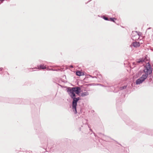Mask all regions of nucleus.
I'll use <instances>...</instances> for the list:
<instances>
[{
    "label": "nucleus",
    "instance_id": "6ab92c4d",
    "mask_svg": "<svg viewBox=\"0 0 153 153\" xmlns=\"http://www.w3.org/2000/svg\"><path fill=\"white\" fill-rule=\"evenodd\" d=\"M127 87V85H125L123 86L120 87V89L121 90L126 89Z\"/></svg>",
    "mask_w": 153,
    "mask_h": 153
},
{
    "label": "nucleus",
    "instance_id": "b1692460",
    "mask_svg": "<svg viewBox=\"0 0 153 153\" xmlns=\"http://www.w3.org/2000/svg\"><path fill=\"white\" fill-rule=\"evenodd\" d=\"M53 71H62V70H61V69H54V70H53Z\"/></svg>",
    "mask_w": 153,
    "mask_h": 153
},
{
    "label": "nucleus",
    "instance_id": "9b49d317",
    "mask_svg": "<svg viewBox=\"0 0 153 153\" xmlns=\"http://www.w3.org/2000/svg\"><path fill=\"white\" fill-rule=\"evenodd\" d=\"M139 31H133L132 32V33H131V38L133 40H136L137 39V38L135 39L134 37H135V35H133V33H136V34H137Z\"/></svg>",
    "mask_w": 153,
    "mask_h": 153
},
{
    "label": "nucleus",
    "instance_id": "9d476101",
    "mask_svg": "<svg viewBox=\"0 0 153 153\" xmlns=\"http://www.w3.org/2000/svg\"><path fill=\"white\" fill-rule=\"evenodd\" d=\"M132 45L135 48L139 47L140 45V43L139 42H135L132 43Z\"/></svg>",
    "mask_w": 153,
    "mask_h": 153
},
{
    "label": "nucleus",
    "instance_id": "473e14b6",
    "mask_svg": "<svg viewBox=\"0 0 153 153\" xmlns=\"http://www.w3.org/2000/svg\"><path fill=\"white\" fill-rule=\"evenodd\" d=\"M98 85H101V86H103L104 85H102V84H98Z\"/></svg>",
    "mask_w": 153,
    "mask_h": 153
},
{
    "label": "nucleus",
    "instance_id": "c85d7f7f",
    "mask_svg": "<svg viewBox=\"0 0 153 153\" xmlns=\"http://www.w3.org/2000/svg\"><path fill=\"white\" fill-rule=\"evenodd\" d=\"M3 68H0V71H1L2 70H3Z\"/></svg>",
    "mask_w": 153,
    "mask_h": 153
},
{
    "label": "nucleus",
    "instance_id": "4c0bfd02",
    "mask_svg": "<svg viewBox=\"0 0 153 153\" xmlns=\"http://www.w3.org/2000/svg\"><path fill=\"white\" fill-rule=\"evenodd\" d=\"M80 86V87H82V85H81Z\"/></svg>",
    "mask_w": 153,
    "mask_h": 153
},
{
    "label": "nucleus",
    "instance_id": "f257e3e1",
    "mask_svg": "<svg viewBox=\"0 0 153 153\" xmlns=\"http://www.w3.org/2000/svg\"><path fill=\"white\" fill-rule=\"evenodd\" d=\"M144 69L143 71L144 74H142V76L140 78L145 81L148 76V75L152 73L153 69L149 62H148L147 65L144 66Z\"/></svg>",
    "mask_w": 153,
    "mask_h": 153
},
{
    "label": "nucleus",
    "instance_id": "412c9836",
    "mask_svg": "<svg viewBox=\"0 0 153 153\" xmlns=\"http://www.w3.org/2000/svg\"><path fill=\"white\" fill-rule=\"evenodd\" d=\"M36 130L37 131L36 132H38L39 131L40 132L41 131H42V129H41V128L40 127L38 128V129H36Z\"/></svg>",
    "mask_w": 153,
    "mask_h": 153
},
{
    "label": "nucleus",
    "instance_id": "ea45409f",
    "mask_svg": "<svg viewBox=\"0 0 153 153\" xmlns=\"http://www.w3.org/2000/svg\"><path fill=\"white\" fill-rule=\"evenodd\" d=\"M90 0L91 1V0Z\"/></svg>",
    "mask_w": 153,
    "mask_h": 153
},
{
    "label": "nucleus",
    "instance_id": "2eb2a0df",
    "mask_svg": "<svg viewBox=\"0 0 153 153\" xmlns=\"http://www.w3.org/2000/svg\"><path fill=\"white\" fill-rule=\"evenodd\" d=\"M98 134L100 135V136H101L102 135L103 136V137H103V138L104 139H105L106 138V137H108L107 136H106V135H105L104 134H102L101 133H98ZM108 138H109V137H108Z\"/></svg>",
    "mask_w": 153,
    "mask_h": 153
},
{
    "label": "nucleus",
    "instance_id": "f3484780",
    "mask_svg": "<svg viewBox=\"0 0 153 153\" xmlns=\"http://www.w3.org/2000/svg\"><path fill=\"white\" fill-rule=\"evenodd\" d=\"M151 27H149L148 28H147V30H146V33H148V35L149 36L150 35V32H152L153 31V30H151L150 31V32H149V30L151 29Z\"/></svg>",
    "mask_w": 153,
    "mask_h": 153
},
{
    "label": "nucleus",
    "instance_id": "7ed1b4c3",
    "mask_svg": "<svg viewBox=\"0 0 153 153\" xmlns=\"http://www.w3.org/2000/svg\"><path fill=\"white\" fill-rule=\"evenodd\" d=\"M71 98L72 99V106L73 112L76 114L77 113V103L78 101L76 99V95L74 94L73 95L69 94Z\"/></svg>",
    "mask_w": 153,
    "mask_h": 153
},
{
    "label": "nucleus",
    "instance_id": "20e7f679",
    "mask_svg": "<svg viewBox=\"0 0 153 153\" xmlns=\"http://www.w3.org/2000/svg\"><path fill=\"white\" fill-rule=\"evenodd\" d=\"M67 92L69 94L73 95L74 94L76 95V93H80L82 91L81 90V87H68L66 89Z\"/></svg>",
    "mask_w": 153,
    "mask_h": 153
},
{
    "label": "nucleus",
    "instance_id": "f704fd0d",
    "mask_svg": "<svg viewBox=\"0 0 153 153\" xmlns=\"http://www.w3.org/2000/svg\"><path fill=\"white\" fill-rule=\"evenodd\" d=\"M90 131H92V129H90Z\"/></svg>",
    "mask_w": 153,
    "mask_h": 153
},
{
    "label": "nucleus",
    "instance_id": "bb28decb",
    "mask_svg": "<svg viewBox=\"0 0 153 153\" xmlns=\"http://www.w3.org/2000/svg\"><path fill=\"white\" fill-rule=\"evenodd\" d=\"M94 84H86L85 85H87V86H91V85H93Z\"/></svg>",
    "mask_w": 153,
    "mask_h": 153
},
{
    "label": "nucleus",
    "instance_id": "0eeeda50",
    "mask_svg": "<svg viewBox=\"0 0 153 153\" xmlns=\"http://www.w3.org/2000/svg\"><path fill=\"white\" fill-rule=\"evenodd\" d=\"M144 81L143 79L140 77L136 81V84L137 85H139L143 83Z\"/></svg>",
    "mask_w": 153,
    "mask_h": 153
},
{
    "label": "nucleus",
    "instance_id": "c756f323",
    "mask_svg": "<svg viewBox=\"0 0 153 153\" xmlns=\"http://www.w3.org/2000/svg\"><path fill=\"white\" fill-rule=\"evenodd\" d=\"M69 67L71 68H73V66L72 65H71L69 66Z\"/></svg>",
    "mask_w": 153,
    "mask_h": 153
},
{
    "label": "nucleus",
    "instance_id": "e433bc0d",
    "mask_svg": "<svg viewBox=\"0 0 153 153\" xmlns=\"http://www.w3.org/2000/svg\"><path fill=\"white\" fill-rule=\"evenodd\" d=\"M134 33H133V35H136V34H135Z\"/></svg>",
    "mask_w": 153,
    "mask_h": 153
},
{
    "label": "nucleus",
    "instance_id": "5701e85b",
    "mask_svg": "<svg viewBox=\"0 0 153 153\" xmlns=\"http://www.w3.org/2000/svg\"><path fill=\"white\" fill-rule=\"evenodd\" d=\"M97 75H98V74H97ZM99 76H98V77L100 79H102V76L100 75V74H99Z\"/></svg>",
    "mask_w": 153,
    "mask_h": 153
},
{
    "label": "nucleus",
    "instance_id": "72a5a7b5",
    "mask_svg": "<svg viewBox=\"0 0 153 153\" xmlns=\"http://www.w3.org/2000/svg\"><path fill=\"white\" fill-rule=\"evenodd\" d=\"M37 69V68H31V69H32V70H33V69Z\"/></svg>",
    "mask_w": 153,
    "mask_h": 153
},
{
    "label": "nucleus",
    "instance_id": "4468645a",
    "mask_svg": "<svg viewBox=\"0 0 153 153\" xmlns=\"http://www.w3.org/2000/svg\"><path fill=\"white\" fill-rule=\"evenodd\" d=\"M117 19L115 18L114 17H111L109 19V21L111 22H112L114 23H116L115 22V20H116Z\"/></svg>",
    "mask_w": 153,
    "mask_h": 153
},
{
    "label": "nucleus",
    "instance_id": "2f4dec72",
    "mask_svg": "<svg viewBox=\"0 0 153 153\" xmlns=\"http://www.w3.org/2000/svg\"><path fill=\"white\" fill-rule=\"evenodd\" d=\"M90 76H91V77H92L93 78H97V77L95 76H91V75H90Z\"/></svg>",
    "mask_w": 153,
    "mask_h": 153
},
{
    "label": "nucleus",
    "instance_id": "ddd939ff",
    "mask_svg": "<svg viewBox=\"0 0 153 153\" xmlns=\"http://www.w3.org/2000/svg\"><path fill=\"white\" fill-rule=\"evenodd\" d=\"M38 68L39 69H45L46 68V67L45 66H44V65H41L39 66H38Z\"/></svg>",
    "mask_w": 153,
    "mask_h": 153
},
{
    "label": "nucleus",
    "instance_id": "dca6fc26",
    "mask_svg": "<svg viewBox=\"0 0 153 153\" xmlns=\"http://www.w3.org/2000/svg\"><path fill=\"white\" fill-rule=\"evenodd\" d=\"M142 34V33H140V32H138V33L137 34H136L135 37H137V38H138V39L139 38V36H141Z\"/></svg>",
    "mask_w": 153,
    "mask_h": 153
},
{
    "label": "nucleus",
    "instance_id": "f03ea898",
    "mask_svg": "<svg viewBox=\"0 0 153 153\" xmlns=\"http://www.w3.org/2000/svg\"><path fill=\"white\" fill-rule=\"evenodd\" d=\"M123 120L126 124L129 126H132L133 128L137 131H140V128H141L139 126L138 127L137 124L133 122L132 120L126 115H124V117L123 118Z\"/></svg>",
    "mask_w": 153,
    "mask_h": 153
},
{
    "label": "nucleus",
    "instance_id": "cd10ccee",
    "mask_svg": "<svg viewBox=\"0 0 153 153\" xmlns=\"http://www.w3.org/2000/svg\"><path fill=\"white\" fill-rule=\"evenodd\" d=\"M4 1V0H0V4L1 3H3Z\"/></svg>",
    "mask_w": 153,
    "mask_h": 153
},
{
    "label": "nucleus",
    "instance_id": "c9c22d12",
    "mask_svg": "<svg viewBox=\"0 0 153 153\" xmlns=\"http://www.w3.org/2000/svg\"><path fill=\"white\" fill-rule=\"evenodd\" d=\"M90 1H91V0H89V1H88V2H87V3H88V2H90Z\"/></svg>",
    "mask_w": 153,
    "mask_h": 153
},
{
    "label": "nucleus",
    "instance_id": "aec40b11",
    "mask_svg": "<svg viewBox=\"0 0 153 153\" xmlns=\"http://www.w3.org/2000/svg\"><path fill=\"white\" fill-rule=\"evenodd\" d=\"M143 71H142V70L139 71L138 73L139 76L141 75V74H142L143 73Z\"/></svg>",
    "mask_w": 153,
    "mask_h": 153
},
{
    "label": "nucleus",
    "instance_id": "39448f33",
    "mask_svg": "<svg viewBox=\"0 0 153 153\" xmlns=\"http://www.w3.org/2000/svg\"><path fill=\"white\" fill-rule=\"evenodd\" d=\"M14 100L16 101L15 103L16 104H23V103H22V102L26 101L25 100H22L19 98L15 99H14Z\"/></svg>",
    "mask_w": 153,
    "mask_h": 153
},
{
    "label": "nucleus",
    "instance_id": "a211bd4d",
    "mask_svg": "<svg viewBox=\"0 0 153 153\" xmlns=\"http://www.w3.org/2000/svg\"><path fill=\"white\" fill-rule=\"evenodd\" d=\"M102 18L106 21H109V18L104 16H102Z\"/></svg>",
    "mask_w": 153,
    "mask_h": 153
},
{
    "label": "nucleus",
    "instance_id": "1a4fd4ad",
    "mask_svg": "<svg viewBox=\"0 0 153 153\" xmlns=\"http://www.w3.org/2000/svg\"><path fill=\"white\" fill-rule=\"evenodd\" d=\"M76 76H82L84 75V72H82L80 71H77L76 72Z\"/></svg>",
    "mask_w": 153,
    "mask_h": 153
},
{
    "label": "nucleus",
    "instance_id": "423d86ee",
    "mask_svg": "<svg viewBox=\"0 0 153 153\" xmlns=\"http://www.w3.org/2000/svg\"><path fill=\"white\" fill-rule=\"evenodd\" d=\"M145 59H144L143 58H140L138 59H137L136 61L137 65H138L140 63H143L145 62Z\"/></svg>",
    "mask_w": 153,
    "mask_h": 153
},
{
    "label": "nucleus",
    "instance_id": "f8f14e48",
    "mask_svg": "<svg viewBox=\"0 0 153 153\" xmlns=\"http://www.w3.org/2000/svg\"><path fill=\"white\" fill-rule=\"evenodd\" d=\"M89 94L88 92H82L80 94V96L84 97L88 95Z\"/></svg>",
    "mask_w": 153,
    "mask_h": 153
},
{
    "label": "nucleus",
    "instance_id": "6e6552de",
    "mask_svg": "<svg viewBox=\"0 0 153 153\" xmlns=\"http://www.w3.org/2000/svg\"><path fill=\"white\" fill-rule=\"evenodd\" d=\"M41 143L44 146H47L48 144V139L46 137L45 138L44 141L42 140H41Z\"/></svg>",
    "mask_w": 153,
    "mask_h": 153
},
{
    "label": "nucleus",
    "instance_id": "4be33fe9",
    "mask_svg": "<svg viewBox=\"0 0 153 153\" xmlns=\"http://www.w3.org/2000/svg\"><path fill=\"white\" fill-rule=\"evenodd\" d=\"M132 65L134 66L133 68L135 67H136V66L137 65V62L136 63L135 62H133L132 63Z\"/></svg>",
    "mask_w": 153,
    "mask_h": 153
},
{
    "label": "nucleus",
    "instance_id": "58836bf2",
    "mask_svg": "<svg viewBox=\"0 0 153 153\" xmlns=\"http://www.w3.org/2000/svg\"><path fill=\"white\" fill-rule=\"evenodd\" d=\"M51 70L53 71V70H54L53 69H52Z\"/></svg>",
    "mask_w": 153,
    "mask_h": 153
},
{
    "label": "nucleus",
    "instance_id": "a878e982",
    "mask_svg": "<svg viewBox=\"0 0 153 153\" xmlns=\"http://www.w3.org/2000/svg\"><path fill=\"white\" fill-rule=\"evenodd\" d=\"M76 99H77V100L79 101V100H81V97H76Z\"/></svg>",
    "mask_w": 153,
    "mask_h": 153
},
{
    "label": "nucleus",
    "instance_id": "393cba45",
    "mask_svg": "<svg viewBox=\"0 0 153 153\" xmlns=\"http://www.w3.org/2000/svg\"><path fill=\"white\" fill-rule=\"evenodd\" d=\"M147 55H145V56H144V58H143L144 59H145V60H147V61H148V59H147Z\"/></svg>",
    "mask_w": 153,
    "mask_h": 153
},
{
    "label": "nucleus",
    "instance_id": "7c9ffc66",
    "mask_svg": "<svg viewBox=\"0 0 153 153\" xmlns=\"http://www.w3.org/2000/svg\"><path fill=\"white\" fill-rule=\"evenodd\" d=\"M80 93H76V94L78 96H80Z\"/></svg>",
    "mask_w": 153,
    "mask_h": 153
}]
</instances>
